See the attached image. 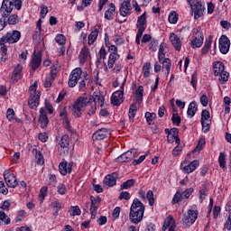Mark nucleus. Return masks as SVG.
Instances as JSON below:
<instances>
[{
  "mask_svg": "<svg viewBox=\"0 0 231 231\" xmlns=\"http://www.w3.org/2000/svg\"><path fill=\"white\" fill-rule=\"evenodd\" d=\"M143 214H145V205H143V203H142L138 199H134L129 212L130 222L134 225L142 223Z\"/></svg>",
  "mask_w": 231,
  "mask_h": 231,
  "instance_id": "1",
  "label": "nucleus"
},
{
  "mask_svg": "<svg viewBox=\"0 0 231 231\" xmlns=\"http://www.w3.org/2000/svg\"><path fill=\"white\" fill-rule=\"evenodd\" d=\"M87 107L88 115H89V109H91V103L89 97H79L73 104V115L76 118L82 116V110Z\"/></svg>",
  "mask_w": 231,
  "mask_h": 231,
  "instance_id": "2",
  "label": "nucleus"
},
{
  "mask_svg": "<svg viewBox=\"0 0 231 231\" xmlns=\"http://www.w3.org/2000/svg\"><path fill=\"white\" fill-rule=\"evenodd\" d=\"M213 73L215 77H219L218 80L222 84H226L230 74L225 70V64L223 61H216L213 63Z\"/></svg>",
  "mask_w": 231,
  "mask_h": 231,
  "instance_id": "3",
  "label": "nucleus"
},
{
  "mask_svg": "<svg viewBox=\"0 0 231 231\" xmlns=\"http://www.w3.org/2000/svg\"><path fill=\"white\" fill-rule=\"evenodd\" d=\"M38 86L39 83L37 81H34L29 88L31 96L28 100V106L30 109H37V107H39V102L41 100V91H37Z\"/></svg>",
  "mask_w": 231,
  "mask_h": 231,
  "instance_id": "4",
  "label": "nucleus"
},
{
  "mask_svg": "<svg viewBox=\"0 0 231 231\" xmlns=\"http://www.w3.org/2000/svg\"><path fill=\"white\" fill-rule=\"evenodd\" d=\"M88 100L90 102V108H88V115H95L97 113V105L100 107H104V104H106V97L104 95L98 93V94H93V96L88 97Z\"/></svg>",
  "mask_w": 231,
  "mask_h": 231,
  "instance_id": "5",
  "label": "nucleus"
},
{
  "mask_svg": "<svg viewBox=\"0 0 231 231\" xmlns=\"http://www.w3.org/2000/svg\"><path fill=\"white\" fill-rule=\"evenodd\" d=\"M19 41H21V32L17 30H13L0 38V44H15Z\"/></svg>",
  "mask_w": 231,
  "mask_h": 231,
  "instance_id": "6",
  "label": "nucleus"
},
{
  "mask_svg": "<svg viewBox=\"0 0 231 231\" xmlns=\"http://www.w3.org/2000/svg\"><path fill=\"white\" fill-rule=\"evenodd\" d=\"M188 4L191 6L194 14V19H199L205 14V4L198 0H187Z\"/></svg>",
  "mask_w": 231,
  "mask_h": 231,
  "instance_id": "7",
  "label": "nucleus"
},
{
  "mask_svg": "<svg viewBox=\"0 0 231 231\" xmlns=\"http://www.w3.org/2000/svg\"><path fill=\"white\" fill-rule=\"evenodd\" d=\"M125 82H127V79L124 78L120 90L113 93L111 97V104H113V106H118L120 104H122V102H124V86H125Z\"/></svg>",
  "mask_w": 231,
  "mask_h": 231,
  "instance_id": "8",
  "label": "nucleus"
},
{
  "mask_svg": "<svg viewBox=\"0 0 231 231\" xmlns=\"http://www.w3.org/2000/svg\"><path fill=\"white\" fill-rule=\"evenodd\" d=\"M82 69L76 68L74 69L69 76V88H75L79 84V80L82 79Z\"/></svg>",
  "mask_w": 231,
  "mask_h": 231,
  "instance_id": "9",
  "label": "nucleus"
},
{
  "mask_svg": "<svg viewBox=\"0 0 231 231\" xmlns=\"http://www.w3.org/2000/svg\"><path fill=\"white\" fill-rule=\"evenodd\" d=\"M199 167V161L195 160L190 162H187V161H184L180 163V170L184 174H192L196 169Z\"/></svg>",
  "mask_w": 231,
  "mask_h": 231,
  "instance_id": "10",
  "label": "nucleus"
},
{
  "mask_svg": "<svg viewBox=\"0 0 231 231\" xmlns=\"http://www.w3.org/2000/svg\"><path fill=\"white\" fill-rule=\"evenodd\" d=\"M14 12V0H3L0 14L4 17H8Z\"/></svg>",
  "mask_w": 231,
  "mask_h": 231,
  "instance_id": "11",
  "label": "nucleus"
},
{
  "mask_svg": "<svg viewBox=\"0 0 231 231\" xmlns=\"http://www.w3.org/2000/svg\"><path fill=\"white\" fill-rule=\"evenodd\" d=\"M4 180L7 187H10L11 189H15V187L19 185V182L17 181V177H15V174L10 171L4 172Z\"/></svg>",
  "mask_w": 231,
  "mask_h": 231,
  "instance_id": "12",
  "label": "nucleus"
},
{
  "mask_svg": "<svg viewBox=\"0 0 231 231\" xmlns=\"http://www.w3.org/2000/svg\"><path fill=\"white\" fill-rule=\"evenodd\" d=\"M198 216H199V212L198 210H188V215L184 216L182 221L183 223L189 226V225H194L196 223V219H198Z\"/></svg>",
  "mask_w": 231,
  "mask_h": 231,
  "instance_id": "13",
  "label": "nucleus"
},
{
  "mask_svg": "<svg viewBox=\"0 0 231 231\" xmlns=\"http://www.w3.org/2000/svg\"><path fill=\"white\" fill-rule=\"evenodd\" d=\"M42 62V52H41V51H34L32 59H31V62H30V66L32 68V69L33 71H35L36 69H39V66H41V63Z\"/></svg>",
  "mask_w": 231,
  "mask_h": 231,
  "instance_id": "14",
  "label": "nucleus"
},
{
  "mask_svg": "<svg viewBox=\"0 0 231 231\" xmlns=\"http://www.w3.org/2000/svg\"><path fill=\"white\" fill-rule=\"evenodd\" d=\"M230 50V39L226 35H222L219 39V51L226 55Z\"/></svg>",
  "mask_w": 231,
  "mask_h": 231,
  "instance_id": "15",
  "label": "nucleus"
},
{
  "mask_svg": "<svg viewBox=\"0 0 231 231\" xmlns=\"http://www.w3.org/2000/svg\"><path fill=\"white\" fill-rule=\"evenodd\" d=\"M136 151L131 150L127 151L125 153L121 154L119 157L116 159L117 163H124L127 162H132V160H134Z\"/></svg>",
  "mask_w": 231,
  "mask_h": 231,
  "instance_id": "16",
  "label": "nucleus"
},
{
  "mask_svg": "<svg viewBox=\"0 0 231 231\" xmlns=\"http://www.w3.org/2000/svg\"><path fill=\"white\" fill-rule=\"evenodd\" d=\"M73 165L74 162H70L68 163V162H61L59 164V171L62 176H66V174H71V171H73Z\"/></svg>",
  "mask_w": 231,
  "mask_h": 231,
  "instance_id": "17",
  "label": "nucleus"
},
{
  "mask_svg": "<svg viewBox=\"0 0 231 231\" xmlns=\"http://www.w3.org/2000/svg\"><path fill=\"white\" fill-rule=\"evenodd\" d=\"M21 79H23V65H14L13 74L11 77V82H13V84H15V82L21 80Z\"/></svg>",
  "mask_w": 231,
  "mask_h": 231,
  "instance_id": "18",
  "label": "nucleus"
},
{
  "mask_svg": "<svg viewBox=\"0 0 231 231\" xmlns=\"http://www.w3.org/2000/svg\"><path fill=\"white\" fill-rule=\"evenodd\" d=\"M38 122L42 129H45V127H48V124H50V119H48V113L46 112V109L44 108L40 109V116H39Z\"/></svg>",
  "mask_w": 231,
  "mask_h": 231,
  "instance_id": "19",
  "label": "nucleus"
},
{
  "mask_svg": "<svg viewBox=\"0 0 231 231\" xmlns=\"http://www.w3.org/2000/svg\"><path fill=\"white\" fill-rule=\"evenodd\" d=\"M110 134L107 128H101L93 134L92 140H105V138H107Z\"/></svg>",
  "mask_w": 231,
  "mask_h": 231,
  "instance_id": "20",
  "label": "nucleus"
},
{
  "mask_svg": "<svg viewBox=\"0 0 231 231\" xmlns=\"http://www.w3.org/2000/svg\"><path fill=\"white\" fill-rule=\"evenodd\" d=\"M119 12L122 17H127L128 15H131V0L124 1L121 4Z\"/></svg>",
  "mask_w": 231,
  "mask_h": 231,
  "instance_id": "21",
  "label": "nucleus"
},
{
  "mask_svg": "<svg viewBox=\"0 0 231 231\" xmlns=\"http://www.w3.org/2000/svg\"><path fill=\"white\" fill-rule=\"evenodd\" d=\"M118 178V174L116 172H113L110 175H106L103 180L104 185L106 187H115L116 185V180Z\"/></svg>",
  "mask_w": 231,
  "mask_h": 231,
  "instance_id": "22",
  "label": "nucleus"
},
{
  "mask_svg": "<svg viewBox=\"0 0 231 231\" xmlns=\"http://www.w3.org/2000/svg\"><path fill=\"white\" fill-rule=\"evenodd\" d=\"M170 41H171L173 48H175V50L177 51H181V40L180 39V37H178V35H176V33L171 32Z\"/></svg>",
  "mask_w": 231,
  "mask_h": 231,
  "instance_id": "23",
  "label": "nucleus"
},
{
  "mask_svg": "<svg viewBox=\"0 0 231 231\" xmlns=\"http://www.w3.org/2000/svg\"><path fill=\"white\" fill-rule=\"evenodd\" d=\"M115 12H116V6L113 3L109 4L108 9L105 12V19L106 21H113Z\"/></svg>",
  "mask_w": 231,
  "mask_h": 231,
  "instance_id": "24",
  "label": "nucleus"
},
{
  "mask_svg": "<svg viewBox=\"0 0 231 231\" xmlns=\"http://www.w3.org/2000/svg\"><path fill=\"white\" fill-rule=\"evenodd\" d=\"M196 113H198V103H196V101H192L188 106L187 116L189 118H194Z\"/></svg>",
  "mask_w": 231,
  "mask_h": 231,
  "instance_id": "25",
  "label": "nucleus"
},
{
  "mask_svg": "<svg viewBox=\"0 0 231 231\" xmlns=\"http://www.w3.org/2000/svg\"><path fill=\"white\" fill-rule=\"evenodd\" d=\"M118 59H120V54L118 53L109 54L108 61H107V67L109 68V69H113V68H115V64L116 60H118Z\"/></svg>",
  "mask_w": 231,
  "mask_h": 231,
  "instance_id": "26",
  "label": "nucleus"
},
{
  "mask_svg": "<svg viewBox=\"0 0 231 231\" xmlns=\"http://www.w3.org/2000/svg\"><path fill=\"white\" fill-rule=\"evenodd\" d=\"M6 118L9 122H17L18 124H21L23 121L17 117H15V111H14V108H8L6 111Z\"/></svg>",
  "mask_w": 231,
  "mask_h": 231,
  "instance_id": "27",
  "label": "nucleus"
},
{
  "mask_svg": "<svg viewBox=\"0 0 231 231\" xmlns=\"http://www.w3.org/2000/svg\"><path fill=\"white\" fill-rule=\"evenodd\" d=\"M42 33V20L39 19L36 23V31L32 33V39L37 40Z\"/></svg>",
  "mask_w": 231,
  "mask_h": 231,
  "instance_id": "28",
  "label": "nucleus"
},
{
  "mask_svg": "<svg viewBox=\"0 0 231 231\" xmlns=\"http://www.w3.org/2000/svg\"><path fill=\"white\" fill-rule=\"evenodd\" d=\"M208 192V182H205L201 185V188L199 189V199L200 203H203V200L205 198H207V193Z\"/></svg>",
  "mask_w": 231,
  "mask_h": 231,
  "instance_id": "29",
  "label": "nucleus"
},
{
  "mask_svg": "<svg viewBox=\"0 0 231 231\" xmlns=\"http://www.w3.org/2000/svg\"><path fill=\"white\" fill-rule=\"evenodd\" d=\"M32 152L35 155V162L38 165H44V156H42V152L37 149H33Z\"/></svg>",
  "mask_w": 231,
  "mask_h": 231,
  "instance_id": "30",
  "label": "nucleus"
},
{
  "mask_svg": "<svg viewBox=\"0 0 231 231\" xmlns=\"http://www.w3.org/2000/svg\"><path fill=\"white\" fill-rule=\"evenodd\" d=\"M143 100V86H139L135 90V102L142 104Z\"/></svg>",
  "mask_w": 231,
  "mask_h": 231,
  "instance_id": "31",
  "label": "nucleus"
},
{
  "mask_svg": "<svg viewBox=\"0 0 231 231\" xmlns=\"http://www.w3.org/2000/svg\"><path fill=\"white\" fill-rule=\"evenodd\" d=\"M161 64H162L163 69L166 71V75L169 76V73H171V59L169 58H162V61H159Z\"/></svg>",
  "mask_w": 231,
  "mask_h": 231,
  "instance_id": "32",
  "label": "nucleus"
},
{
  "mask_svg": "<svg viewBox=\"0 0 231 231\" xmlns=\"http://www.w3.org/2000/svg\"><path fill=\"white\" fill-rule=\"evenodd\" d=\"M7 24L9 25H15V24H19L21 19L19 18V15L17 14H9L7 17Z\"/></svg>",
  "mask_w": 231,
  "mask_h": 231,
  "instance_id": "33",
  "label": "nucleus"
},
{
  "mask_svg": "<svg viewBox=\"0 0 231 231\" xmlns=\"http://www.w3.org/2000/svg\"><path fill=\"white\" fill-rule=\"evenodd\" d=\"M212 36H209L208 40H206L205 44L201 50L202 55H207L208 51H210V47L212 46Z\"/></svg>",
  "mask_w": 231,
  "mask_h": 231,
  "instance_id": "34",
  "label": "nucleus"
},
{
  "mask_svg": "<svg viewBox=\"0 0 231 231\" xmlns=\"http://www.w3.org/2000/svg\"><path fill=\"white\" fill-rule=\"evenodd\" d=\"M134 183H136V180L130 179L126 181L123 182L120 186V190H127L128 189H131V187H134Z\"/></svg>",
  "mask_w": 231,
  "mask_h": 231,
  "instance_id": "35",
  "label": "nucleus"
},
{
  "mask_svg": "<svg viewBox=\"0 0 231 231\" xmlns=\"http://www.w3.org/2000/svg\"><path fill=\"white\" fill-rule=\"evenodd\" d=\"M192 39H202V41H205V36L203 35L201 27H197L192 30Z\"/></svg>",
  "mask_w": 231,
  "mask_h": 231,
  "instance_id": "36",
  "label": "nucleus"
},
{
  "mask_svg": "<svg viewBox=\"0 0 231 231\" xmlns=\"http://www.w3.org/2000/svg\"><path fill=\"white\" fill-rule=\"evenodd\" d=\"M147 26V13H143L137 19L136 27H145Z\"/></svg>",
  "mask_w": 231,
  "mask_h": 231,
  "instance_id": "37",
  "label": "nucleus"
},
{
  "mask_svg": "<svg viewBox=\"0 0 231 231\" xmlns=\"http://www.w3.org/2000/svg\"><path fill=\"white\" fill-rule=\"evenodd\" d=\"M59 144L62 149H68L69 147V135H62Z\"/></svg>",
  "mask_w": 231,
  "mask_h": 231,
  "instance_id": "38",
  "label": "nucleus"
},
{
  "mask_svg": "<svg viewBox=\"0 0 231 231\" xmlns=\"http://www.w3.org/2000/svg\"><path fill=\"white\" fill-rule=\"evenodd\" d=\"M98 38V29H95L94 31L91 32V33L88 37V46H91V44L95 43V41Z\"/></svg>",
  "mask_w": 231,
  "mask_h": 231,
  "instance_id": "39",
  "label": "nucleus"
},
{
  "mask_svg": "<svg viewBox=\"0 0 231 231\" xmlns=\"http://www.w3.org/2000/svg\"><path fill=\"white\" fill-rule=\"evenodd\" d=\"M88 57H89V49L85 46L81 49V51L79 53L80 62H84L85 60H87Z\"/></svg>",
  "mask_w": 231,
  "mask_h": 231,
  "instance_id": "40",
  "label": "nucleus"
},
{
  "mask_svg": "<svg viewBox=\"0 0 231 231\" xmlns=\"http://www.w3.org/2000/svg\"><path fill=\"white\" fill-rule=\"evenodd\" d=\"M171 122H172V124H174L177 126H180V124H181V116H180V115H178V110H176L175 108H173Z\"/></svg>",
  "mask_w": 231,
  "mask_h": 231,
  "instance_id": "41",
  "label": "nucleus"
},
{
  "mask_svg": "<svg viewBox=\"0 0 231 231\" xmlns=\"http://www.w3.org/2000/svg\"><path fill=\"white\" fill-rule=\"evenodd\" d=\"M218 163L222 169H226V154H225V152H220Z\"/></svg>",
  "mask_w": 231,
  "mask_h": 231,
  "instance_id": "42",
  "label": "nucleus"
},
{
  "mask_svg": "<svg viewBox=\"0 0 231 231\" xmlns=\"http://www.w3.org/2000/svg\"><path fill=\"white\" fill-rule=\"evenodd\" d=\"M0 221H2L4 225H10V223H12V219H10L9 216L6 215L5 211H0Z\"/></svg>",
  "mask_w": 231,
  "mask_h": 231,
  "instance_id": "43",
  "label": "nucleus"
},
{
  "mask_svg": "<svg viewBox=\"0 0 231 231\" xmlns=\"http://www.w3.org/2000/svg\"><path fill=\"white\" fill-rule=\"evenodd\" d=\"M203 39L193 38L191 41V48H193V50H196V48H201V46H203Z\"/></svg>",
  "mask_w": 231,
  "mask_h": 231,
  "instance_id": "44",
  "label": "nucleus"
},
{
  "mask_svg": "<svg viewBox=\"0 0 231 231\" xmlns=\"http://www.w3.org/2000/svg\"><path fill=\"white\" fill-rule=\"evenodd\" d=\"M69 216L75 217V216H80L82 214V210H80V208L79 206H72L70 207V209L69 210Z\"/></svg>",
  "mask_w": 231,
  "mask_h": 231,
  "instance_id": "45",
  "label": "nucleus"
},
{
  "mask_svg": "<svg viewBox=\"0 0 231 231\" xmlns=\"http://www.w3.org/2000/svg\"><path fill=\"white\" fill-rule=\"evenodd\" d=\"M136 103H133L130 105V108H129V118L130 120H134V116H136Z\"/></svg>",
  "mask_w": 231,
  "mask_h": 231,
  "instance_id": "46",
  "label": "nucleus"
},
{
  "mask_svg": "<svg viewBox=\"0 0 231 231\" xmlns=\"http://www.w3.org/2000/svg\"><path fill=\"white\" fill-rule=\"evenodd\" d=\"M178 19H179V15H178V13H176V11L170 13L168 21L169 23H171V24H176V23H178Z\"/></svg>",
  "mask_w": 231,
  "mask_h": 231,
  "instance_id": "47",
  "label": "nucleus"
},
{
  "mask_svg": "<svg viewBox=\"0 0 231 231\" xmlns=\"http://www.w3.org/2000/svg\"><path fill=\"white\" fill-rule=\"evenodd\" d=\"M59 69H60V65H59V61H56L51 66L50 75L55 78L57 76V73H59Z\"/></svg>",
  "mask_w": 231,
  "mask_h": 231,
  "instance_id": "48",
  "label": "nucleus"
},
{
  "mask_svg": "<svg viewBox=\"0 0 231 231\" xmlns=\"http://www.w3.org/2000/svg\"><path fill=\"white\" fill-rule=\"evenodd\" d=\"M53 80H55V77L49 74V76L46 77L43 82L44 88H51V85L53 84Z\"/></svg>",
  "mask_w": 231,
  "mask_h": 231,
  "instance_id": "49",
  "label": "nucleus"
},
{
  "mask_svg": "<svg viewBox=\"0 0 231 231\" xmlns=\"http://www.w3.org/2000/svg\"><path fill=\"white\" fill-rule=\"evenodd\" d=\"M55 42H57V44H60V46H66V36H64L63 34H58L55 37Z\"/></svg>",
  "mask_w": 231,
  "mask_h": 231,
  "instance_id": "50",
  "label": "nucleus"
},
{
  "mask_svg": "<svg viewBox=\"0 0 231 231\" xmlns=\"http://www.w3.org/2000/svg\"><path fill=\"white\" fill-rule=\"evenodd\" d=\"M206 143H207V142L205 141V139H203V138L199 139L198 145L194 149V152H199L200 151H203V148L205 147Z\"/></svg>",
  "mask_w": 231,
  "mask_h": 231,
  "instance_id": "51",
  "label": "nucleus"
},
{
  "mask_svg": "<svg viewBox=\"0 0 231 231\" xmlns=\"http://www.w3.org/2000/svg\"><path fill=\"white\" fill-rule=\"evenodd\" d=\"M144 116L146 118L147 124L149 125H151V124H152V120H154L156 118V114L151 113V112H146Z\"/></svg>",
  "mask_w": 231,
  "mask_h": 231,
  "instance_id": "52",
  "label": "nucleus"
},
{
  "mask_svg": "<svg viewBox=\"0 0 231 231\" xmlns=\"http://www.w3.org/2000/svg\"><path fill=\"white\" fill-rule=\"evenodd\" d=\"M165 47L163 46V44L160 45L159 48V51H158V59H159V62H162V60H163V59H165Z\"/></svg>",
  "mask_w": 231,
  "mask_h": 231,
  "instance_id": "53",
  "label": "nucleus"
},
{
  "mask_svg": "<svg viewBox=\"0 0 231 231\" xmlns=\"http://www.w3.org/2000/svg\"><path fill=\"white\" fill-rule=\"evenodd\" d=\"M151 63H146L143 67V78L148 79L149 75L151 74Z\"/></svg>",
  "mask_w": 231,
  "mask_h": 231,
  "instance_id": "54",
  "label": "nucleus"
},
{
  "mask_svg": "<svg viewBox=\"0 0 231 231\" xmlns=\"http://www.w3.org/2000/svg\"><path fill=\"white\" fill-rule=\"evenodd\" d=\"M146 199L149 201V205L151 207H152V205H154V193L152 192V190H148L146 193Z\"/></svg>",
  "mask_w": 231,
  "mask_h": 231,
  "instance_id": "55",
  "label": "nucleus"
},
{
  "mask_svg": "<svg viewBox=\"0 0 231 231\" xmlns=\"http://www.w3.org/2000/svg\"><path fill=\"white\" fill-rule=\"evenodd\" d=\"M98 205L91 204L90 206V214H91V218L95 219L97 217V212L98 210Z\"/></svg>",
  "mask_w": 231,
  "mask_h": 231,
  "instance_id": "56",
  "label": "nucleus"
},
{
  "mask_svg": "<svg viewBox=\"0 0 231 231\" xmlns=\"http://www.w3.org/2000/svg\"><path fill=\"white\" fill-rule=\"evenodd\" d=\"M167 140L169 143H178L180 145V136H174V135H167Z\"/></svg>",
  "mask_w": 231,
  "mask_h": 231,
  "instance_id": "57",
  "label": "nucleus"
},
{
  "mask_svg": "<svg viewBox=\"0 0 231 231\" xmlns=\"http://www.w3.org/2000/svg\"><path fill=\"white\" fill-rule=\"evenodd\" d=\"M46 194H48V188L47 187H42L40 189V194H39L40 201H44V198H46Z\"/></svg>",
  "mask_w": 231,
  "mask_h": 231,
  "instance_id": "58",
  "label": "nucleus"
},
{
  "mask_svg": "<svg viewBox=\"0 0 231 231\" xmlns=\"http://www.w3.org/2000/svg\"><path fill=\"white\" fill-rule=\"evenodd\" d=\"M6 16L1 15L0 18V32H3L6 26H8V23L6 22Z\"/></svg>",
  "mask_w": 231,
  "mask_h": 231,
  "instance_id": "59",
  "label": "nucleus"
},
{
  "mask_svg": "<svg viewBox=\"0 0 231 231\" xmlns=\"http://www.w3.org/2000/svg\"><path fill=\"white\" fill-rule=\"evenodd\" d=\"M122 199L129 201L131 199V193L129 191H122L119 195V200L122 201Z\"/></svg>",
  "mask_w": 231,
  "mask_h": 231,
  "instance_id": "60",
  "label": "nucleus"
},
{
  "mask_svg": "<svg viewBox=\"0 0 231 231\" xmlns=\"http://www.w3.org/2000/svg\"><path fill=\"white\" fill-rule=\"evenodd\" d=\"M209 119H210V112L207 109H203L201 113L200 121H209Z\"/></svg>",
  "mask_w": 231,
  "mask_h": 231,
  "instance_id": "61",
  "label": "nucleus"
},
{
  "mask_svg": "<svg viewBox=\"0 0 231 231\" xmlns=\"http://www.w3.org/2000/svg\"><path fill=\"white\" fill-rule=\"evenodd\" d=\"M182 198H183V194H181L180 191H177L172 199V204L176 205V203H180Z\"/></svg>",
  "mask_w": 231,
  "mask_h": 231,
  "instance_id": "62",
  "label": "nucleus"
},
{
  "mask_svg": "<svg viewBox=\"0 0 231 231\" xmlns=\"http://www.w3.org/2000/svg\"><path fill=\"white\" fill-rule=\"evenodd\" d=\"M202 125V131L208 133L210 131V121H200Z\"/></svg>",
  "mask_w": 231,
  "mask_h": 231,
  "instance_id": "63",
  "label": "nucleus"
},
{
  "mask_svg": "<svg viewBox=\"0 0 231 231\" xmlns=\"http://www.w3.org/2000/svg\"><path fill=\"white\" fill-rule=\"evenodd\" d=\"M26 216H27L26 211L20 210L18 212V215H17L16 218H15L16 223H19V221H23V219H24V217H26Z\"/></svg>",
  "mask_w": 231,
  "mask_h": 231,
  "instance_id": "64",
  "label": "nucleus"
}]
</instances>
